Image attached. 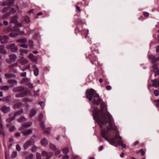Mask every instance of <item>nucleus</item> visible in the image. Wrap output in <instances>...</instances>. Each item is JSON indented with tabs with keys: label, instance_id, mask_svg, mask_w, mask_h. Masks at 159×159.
<instances>
[{
	"label": "nucleus",
	"instance_id": "58836bf2",
	"mask_svg": "<svg viewBox=\"0 0 159 159\" xmlns=\"http://www.w3.org/2000/svg\"><path fill=\"white\" fill-rule=\"evenodd\" d=\"M26 85L30 89H33V85L32 84L30 83H26Z\"/></svg>",
	"mask_w": 159,
	"mask_h": 159
},
{
	"label": "nucleus",
	"instance_id": "79ce46f5",
	"mask_svg": "<svg viewBox=\"0 0 159 159\" xmlns=\"http://www.w3.org/2000/svg\"><path fill=\"white\" fill-rule=\"evenodd\" d=\"M48 152L46 151H43L42 153V156L46 157L48 154Z\"/></svg>",
	"mask_w": 159,
	"mask_h": 159
},
{
	"label": "nucleus",
	"instance_id": "052dcab7",
	"mask_svg": "<svg viewBox=\"0 0 159 159\" xmlns=\"http://www.w3.org/2000/svg\"><path fill=\"white\" fill-rule=\"evenodd\" d=\"M61 153V151L59 150H57L55 152V155L57 156Z\"/></svg>",
	"mask_w": 159,
	"mask_h": 159
},
{
	"label": "nucleus",
	"instance_id": "4c0bfd02",
	"mask_svg": "<svg viewBox=\"0 0 159 159\" xmlns=\"http://www.w3.org/2000/svg\"><path fill=\"white\" fill-rule=\"evenodd\" d=\"M155 56L154 55H150L148 56V58L151 61L152 60V59H154L155 58Z\"/></svg>",
	"mask_w": 159,
	"mask_h": 159
},
{
	"label": "nucleus",
	"instance_id": "864d4df0",
	"mask_svg": "<svg viewBox=\"0 0 159 159\" xmlns=\"http://www.w3.org/2000/svg\"><path fill=\"white\" fill-rule=\"evenodd\" d=\"M139 152H141V155L142 156L144 155V154H145V152L142 149L139 150Z\"/></svg>",
	"mask_w": 159,
	"mask_h": 159
},
{
	"label": "nucleus",
	"instance_id": "680f3d73",
	"mask_svg": "<svg viewBox=\"0 0 159 159\" xmlns=\"http://www.w3.org/2000/svg\"><path fill=\"white\" fill-rule=\"evenodd\" d=\"M69 158V157L68 155H64L62 157L63 159H68Z\"/></svg>",
	"mask_w": 159,
	"mask_h": 159
},
{
	"label": "nucleus",
	"instance_id": "b1692460",
	"mask_svg": "<svg viewBox=\"0 0 159 159\" xmlns=\"http://www.w3.org/2000/svg\"><path fill=\"white\" fill-rule=\"evenodd\" d=\"M0 89L4 91L7 90L9 89V87L7 85L2 86H0Z\"/></svg>",
	"mask_w": 159,
	"mask_h": 159
},
{
	"label": "nucleus",
	"instance_id": "9b49d317",
	"mask_svg": "<svg viewBox=\"0 0 159 159\" xmlns=\"http://www.w3.org/2000/svg\"><path fill=\"white\" fill-rule=\"evenodd\" d=\"M11 110L9 107L5 106H3L1 108V110L4 113H7L10 111Z\"/></svg>",
	"mask_w": 159,
	"mask_h": 159
},
{
	"label": "nucleus",
	"instance_id": "2f4dec72",
	"mask_svg": "<svg viewBox=\"0 0 159 159\" xmlns=\"http://www.w3.org/2000/svg\"><path fill=\"white\" fill-rule=\"evenodd\" d=\"M53 154L52 152H49L48 154L46 157V159H49L50 158H51L53 155Z\"/></svg>",
	"mask_w": 159,
	"mask_h": 159
},
{
	"label": "nucleus",
	"instance_id": "bb28decb",
	"mask_svg": "<svg viewBox=\"0 0 159 159\" xmlns=\"http://www.w3.org/2000/svg\"><path fill=\"white\" fill-rule=\"evenodd\" d=\"M49 148L52 150L55 151L56 150V146L52 143L49 144Z\"/></svg>",
	"mask_w": 159,
	"mask_h": 159
},
{
	"label": "nucleus",
	"instance_id": "c85d7f7f",
	"mask_svg": "<svg viewBox=\"0 0 159 159\" xmlns=\"http://www.w3.org/2000/svg\"><path fill=\"white\" fill-rule=\"evenodd\" d=\"M15 116L14 115L6 119V121L7 122H9L12 121L15 119Z\"/></svg>",
	"mask_w": 159,
	"mask_h": 159
},
{
	"label": "nucleus",
	"instance_id": "0e129e2a",
	"mask_svg": "<svg viewBox=\"0 0 159 159\" xmlns=\"http://www.w3.org/2000/svg\"><path fill=\"white\" fill-rule=\"evenodd\" d=\"M20 75L23 77H25L26 75V72H24L21 74Z\"/></svg>",
	"mask_w": 159,
	"mask_h": 159
},
{
	"label": "nucleus",
	"instance_id": "5fc2aeb1",
	"mask_svg": "<svg viewBox=\"0 0 159 159\" xmlns=\"http://www.w3.org/2000/svg\"><path fill=\"white\" fill-rule=\"evenodd\" d=\"M38 58L37 57H34L31 60L33 61L36 62L38 61Z\"/></svg>",
	"mask_w": 159,
	"mask_h": 159
},
{
	"label": "nucleus",
	"instance_id": "393cba45",
	"mask_svg": "<svg viewBox=\"0 0 159 159\" xmlns=\"http://www.w3.org/2000/svg\"><path fill=\"white\" fill-rule=\"evenodd\" d=\"M22 26V25L20 24H16L14 26L13 28L14 30L15 31H17L18 30V28L19 27Z\"/></svg>",
	"mask_w": 159,
	"mask_h": 159
},
{
	"label": "nucleus",
	"instance_id": "6ab92c4d",
	"mask_svg": "<svg viewBox=\"0 0 159 159\" xmlns=\"http://www.w3.org/2000/svg\"><path fill=\"white\" fill-rule=\"evenodd\" d=\"M152 85L156 87H159V80H157V79L152 81Z\"/></svg>",
	"mask_w": 159,
	"mask_h": 159
},
{
	"label": "nucleus",
	"instance_id": "69168bd1",
	"mask_svg": "<svg viewBox=\"0 0 159 159\" xmlns=\"http://www.w3.org/2000/svg\"><path fill=\"white\" fill-rule=\"evenodd\" d=\"M34 9L31 10L29 12V14L30 15L31 14L34 13Z\"/></svg>",
	"mask_w": 159,
	"mask_h": 159
},
{
	"label": "nucleus",
	"instance_id": "a18cd8bd",
	"mask_svg": "<svg viewBox=\"0 0 159 159\" xmlns=\"http://www.w3.org/2000/svg\"><path fill=\"white\" fill-rule=\"evenodd\" d=\"M154 93L155 95L157 97L159 95V92L157 90H155L154 91Z\"/></svg>",
	"mask_w": 159,
	"mask_h": 159
},
{
	"label": "nucleus",
	"instance_id": "dca6fc26",
	"mask_svg": "<svg viewBox=\"0 0 159 159\" xmlns=\"http://www.w3.org/2000/svg\"><path fill=\"white\" fill-rule=\"evenodd\" d=\"M7 82L10 84H12L14 85H17V80L14 79H11L8 80L7 81Z\"/></svg>",
	"mask_w": 159,
	"mask_h": 159
},
{
	"label": "nucleus",
	"instance_id": "0eeeda50",
	"mask_svg": "<svg viewBox=\"0 0 159 159\" xmlns=\"http://www.w3.org/2000/svg\"><path fill=\"white\" fill-rule=\"evenodd\" d=\"M25 90V88L21 86L15 87L12 89L13 92L18 93L22 92Z\"/></svg>",
	"mask_w": 159,
	"mask_h": 159
},
{
	"label": "nucleus",
	"instance_id": "3c124183",
	"mask_svg": "<svg viewBox=\"0 0 159 159\" xmlns=\"http://www.w3.org/2000/svg\"><path fill=\"white\" fill-rule=\"evenodd\" d=\"M50 128H47L46 130L44 131V133L45 134H47L49 133Z\"/></svg>",
	"mask_w": 159,
	"mask_h": 159
},
{
	"label": "nucleus",
	"instance_id": "20e7f679",
	"mask_svg": "<svg viewBox=\"0 0 159 159\" xmlns=\"http://www.w3.org/2000/svg\"><path fill=\"white\" fill-rule=\"evenodd\" d=\"M87 57L90 60V61L92 64H94L95 61H98L97 57L93 53L89 54L88 56H87Z\"/></svg>",
	"mask_w": 159,
	"mask_h": 159
},
{
	"label": "nucleus",
	"instance_id": "423d86ee",
	"mask_svg": "<svg viewBox=\"0 0 159 159\" xmlns=\"http://www.w3.org/2000/svg\"><path fill=\"white\" fill-rule=\"evenodd\" d=\"M16 57L15 55H11L9 56L8 58L6 59V62L7 63L11 64L15 61Z\"/></svg>",
	"mask_w": 159,
	"mask_h": 159
},
{
	"label": "nucleus",
	"instance_id": "e433bc0d",
	"mask_svg": "<svg viewBox=\"0 0 159 159\" xmlns=\"http://www.w3.org/2000/svg\"><path fill=\"white\" fill-rule=\"evenodd\" d=\"M9 9L10 7H5L2 9V12L3 13H5L9 10Z\"/></svg>",
	"mask_w": 159,
	"mask_h": 159
},
{
	"label": "nucleus",
	"instance_id": "7c9ffc66",
	"mask_svg": "<svg viewBox=\"0 0 159 159\" xmlns=\"http://www.w3.org/2000/svg\"><path fill=\"white\" fill-rule=\"evenodd\" d=\"M19 34L17 33H10L9 34V36L11 38H15Z\"/></svg>",
	"mask_w": 159,
	"mask_h": 159
},
{
	"label": "nucleus",
	"instance_id": "c9c22d12",
	"mask_svg": "<svg viewBox=\"0 0 159 159\" xmlns=\"http://www.w3.org/2000/svg\"><path fill=\"white\" fill-rule=\"evenodd\" d=\"M10 14V13L9 12H7L3 16V18L6 19L7 17L9 16Z\"/></svg>",
	"mask_w": 159,
	"mask_h": 159
},
{
	"label": "nucleus",
	"instance_id": "aec40b11",
	"mask_svg": "<svg viewBox=\"0 0 159 159\" xmlns=\"http://www.w3.org/2000/svg\"><path fill=\"white\" fill-rule=\"evenodd\" d=\"M9 38L8 36H4L3 38V40L1 42V43H7L8 41V40Z\"/></svg>",
	"mask_w": 159,
	"mask_h": 159
},
{
	"label": "nucleus",
	"instance_id": "39448f33",
	"mask_svg": "<svg viewBox=\"0 0 159 159\" xmlns=\"http://www.w3.org/2000/svg\"><path fill=\"white\" fill-rule=\"evenodd\" d=\"M7 48L8 49L9 48L10 49V51L13 53L17 52L18 50V47L16 46L15 43L9 45L7 46Z\"/></svg>",
	"mask_w": 159,
	"mask_h": 159
},
{
	"label": "nucleus",
	"instance_id": "a211bd4d",
	"mask_svg": "<svg viewBox=\"0 0 159 159\" xmlns=\"http://www.w3.org/2000/svg\"><path fill=\"white\" fill-rule=\"evenodd\" d=\"M32 132V130L31 129H28L24 131L21 132V133L24 135H27L31 134Z\"/></svg>",
	"mask_w": 159,
	"mask_h": 159
},
{
	"label": "nucleus",
	"instance_id": "c03bdc74",
	"mask_svg": "<svg viewBox=\"0 0 159 159\" xmlns=\"http://www.w3.org/2000/svg\"><path fill=\"white\" fill-rule=\"evenodd\" d=\"M157 61V58H155L153 59H152V61H151V62L154 65H156V62Z\"/></svg>",
	"mask_w": 159,
	"mask_h": 159
},
{
	"label": "nucleus",
	"instance_id": "f704fd0d",
	"mask_svg": "<svg viewBox=\"0 0 159 159\" xmlns=\"http://www.w3.org/2000/svg\"><path fill=\"white\" fill-rule=\"evenodd\" d=\"M62 151L64 154H66L68 152L69 150L68 148H66L63 149Z\"/></svg>",
	"mask_w": 159,
	"mask_h": 159
},
{
	"label": "nucleus",
	"instance_id": "4be33fe9",
	"mask_svg": "<svg viewBox=\"0 0 159 159\" xmlns=\"http://www.w3.org/2000/svg\"><path fill=\"white\" fill-rule=\"evenodd\" d=\"M27 42V40L26 38H23L22 39H18L16 40V42L20 43H25Z\"/></svg>",
	"mask_w": 159,
	"mask_h": 159
},
{
	"label": "nucleus",
	"instance_id": "bf43d9fd",
	"mask_svg": "<svg viewBox=\"0 0 159 159\" xmlns=\"http://www.w3.org/2000/svg\"><path fill=\"white\" fill-rule=\"evenodd\" d=\"M143 15L144 16L146 17H148L149 16V13L146 12H144L143 13Z\"/></svg>",
	"mask_w": 159,
	"mask_h": 159
},
{
	"label": "nucleus",
	"instance_id": "a19ab883",
	"mask_svg": "<svg viewBox=\"0 0 159 159\" xmlns=\"http://www.w3.org/2000/svg\"><path fill=\"white\" fill-rule=\"evenodd\" d=\"M40 125L41 126V127L42 129L43 130H44L45 129V126L44 125V123L43 121H42L41 122L40 124Z\"/></svg>",
	"mask_w": 159,
	"mask_h": 159
},
{
	"label": "nucleus",
	"instance_id": "09e8293b",
	"mask_svg": "<svg viewBox=\"0 0 159 159\" xmlns=\"http://www.w3.org/2000/svg\"><path fill=\"white\" fill-rule=\"evenodd\" d=\"M36 159H41V157L40 154L39 152H37L36 153Z\"/></svg>",
	"mask_w": 159,
	"mask_h": 159
},
{
	"label": "nucleus",
	"instance_id": "13d9d810",
	"mask_svg": "<svg viewBox=\"0 0 159 159\" xmlns=\"http://www.w3.org/2000/svg\"><path fill=\"white\" fill-rule=\"evenodd\" d=\"M34 57V55L32 53H31L29 54L28 57L29 58L32 60Z\"/></svg>",
	"mask_w": 159,
	"mask_h": 159
},
{
	"label": "nucleus",
	"instance_id": "ea45409f",
	"mask_svg": "<svg viewBox=\"0 0 159 159\" xmlns=\"http://www.w3.org/2000/svg\"><path fill=\"white\" fill-rule=\"evenodd\" d=\"M19 46L20 47L24 48H27L28 47V45L27 44H25V43H23L21 45H20Z\"/></svg>",
	"mask_w": 159,
	"mask_h": 159
},
{
	"label": "nucleus",
	"instance_id": "f3484780",
	"mask_svg": "<svg viewBox=\"0 0 159 159\" xmlns=\"http://www.w3.org/2000/svg\"><path fill=\"white\" fill-rule=\"evenodd\" d=\"M11 98V95H9L6 96V97H4L2 98H1L0 101H1L3 102H7L9 101L10 100Z\"/></svg>",
	"mask_w": 159,
	"mask_h": 159
},
{
	"label": "nucleus",
	"instance_id": "4d7b16f0",
	"mask_svg": "<svg viewBox=\"0 0 159 159\" xmlns=\"http://www.w3.org/2000/svg\"><path fill=\"white\" fill-rule=\"evenodd\" d=\"M29 43L30 44V47H33V44L32 40H29Z\"/></svg>",
	"mask_w": 159,
	"mask_h": 159
},
{
	"label": "nucleus",
	"instance_id": "603ef678",
	"mask_svg": "<svg viewBox=\"0 0 159 159\" xmlns=\"http://www.w3.org/2000/svg\"><path fill=\"white\" fill-rule=\"evenodd\" d=\"M0 52L4 54H6L7 52L5 49H4L0 50Z\"/></svg>",
	"mask_w": 159,
	"mask_h": 159
},
{
	"label": "nucleus",
	"instance_id": "338daca9",
	"mask_svg": "<svg viewBox=\"0 0 159 159\" xmlns=\"http://www.w3.org/2000/svg\"><path fill=\"white\" fill-rule=\"evenodd\" d=\"M36 137L35 135H33L31 137L30 139L31 140H32L34 141L35 140V139Z\"/></svg>",
	"mask_w": 159,
	"mask_h": 159
},
{
	"label": "nucleus",
	"instance_id": "412c9836",
	"mask_svg": "<svg viewBox=\"0 0 159 159\" xmlns=\"http://www.w3.org/2000/svg\"><path fill=\"white\" fill-rule=\"evenodd\" d=\"M7 126L9 127L10 131L11 132H13L15 130V126L13 125H11V123H9L7 125Z\"/></svg>",
	"mask_w": 159,
	"mask_h": 159
},
{
	"label": "nucleus",
	"instance_id": "6e6552de",
	"mask_svg": "<svg viewBox=\"0 0 159 159\" xmlns=\"http://www.w3.org/2000/svg\"><path fill=\"white\" fill-rule=\"evenodd\" d=\"M31 125L32 123L30 122L25 123L19 129L20 130H22L25 128L29 127L31 126Z\"/></svg>",
	"mask_w": 159,
	"mask_h": 159
},
{
	"label": "nucleus",
	"instance_id": "f8f14e48",
	"mask_svg": "<svg viewBox=\"0 0 159 159\" xmlns=\"http://www.w3.org/2000/svg\"><path fill=\"white\" fill-rule=\"evenodd\" d=\"M14 0H7V1L3 2L2 4L3 6L8 5L9 6L14 3Z\"/></svg>",
	"mask_w": 159,
	"mask_h": 159
},
{
	"label": "nucleus",
	"instance_id": "e2e57ef3",
	"mask_svg": "<svg viewBox=\"0 0 159 159\" xmlns=\"http://www.w3.org/2000/svg\"><path fill=\"white\" fill-rule=\"evenodd\" d=\"M17 20H11V21L10 22V24H11L12 23H16L17 22Z\"/></svg>",
	"mask_w": 159,
	"mask_h": 159
},
{
	"label": "nucleus",
	"instance_id": "ddd939ff",
	"mask_svg": "<svg viewBox=\"0 0 159 159\" xmlns=\"http://www.w3.org/2000/svg\"><path fill=\"white\" fill-rule=\"evenodd\" d=\"M40 143L42 146H46L48 144V142L46 138H43L41 140Z\"/></svg>",
	"mask_w": 159,
	"mask_h": 159
},
{
	"label": "nucleus",
	"instance_id": "774afa93",
	"mask_svg": "<svg viewBox=\"0 0 159 159\" xmlns=\"http://www.w3.org/2000/svg\"><path fill=\"white\" fill-rule=\"evenodd\" d=\"M156 52H159V45L156 47Z\"/></svg>",
	"mask_w": 159,
	"mask_h": 159
},
{
	"label": "nucleus",
	"instance_id": "a878e982",
	"mask_svg": "<svg viewBox=\"0 0 159 159\" xmlns=\"http://www.w3.org/2000/svg\"><path fill=\"white\" fill-rule=\"evenodd\" d=\"M26 120V119L24 116H22L17 119V121L19 122H22Z\"/></svg>",
	"mask_w": 159,
	"mask_h": 159
},
{
	"label": "nucleus",
	"instance_id": "72a5a7b5",
	"mask_svg": "<svg viewBox=\"0 0 159 159\" xmlns=\"http://www.w3.org/2000/svg\"><path fill=\"white\" fill-rule=\"evenodd\" d=\"M39 104L41 107L42 109L43 110L45 106L44 103L43 101H41L39 102Z\"/></svg>",
	"mask_w": 159,
	"mask_h": 159
},
{
	"label": "nucleus",
	"instance_id": "cd10ccee",
	"mask_svg": "<svg viewBox=\"0 0 159 159\" xmlns=\"http://www.w3.org/2000/svg\"><path fill=\"white\" fill-rule=\"evenodd\" d=\"M34 74L35 76H37L39 74V70L36 67H34Z\"/></svg>",
	"mask_w": 159,
	"mask_h": 159
},
{
	"label": "nucleus",
	"instance_id": "1a4fd4ad",
	"mask_svg": "<svg viewBox=\"0 0 159 159\" xmlns=\"http://www.w3.org/2000/svg\"><path fill=\"white\" fill-rule=\"evenodd\" d=\"M32 142L30 140L26 141L23 145V147L24 149H26L32 144Z\"/></svg>",
	"mask_w": 159,
	"mask_h": 159
},
{
	"label": "nucleus",
	"instance_id": "4468645a",
	"mask_svg": "<svg viewBox=\"0 0 159 159\" xmlns=\"http://www.w3.org/2000/svg\"><path fill=\"white\" fill-rule=\"evenodd\" d=\"M37 110L36 108H34L31 110L30 114H29V116L32 118L33 116H34L36 113Z\"/></svg>",
	"mask_w": 159,
	"mask_h": 159
},
{
	"label": "nucleus",
	"instance_id": "473e14b6",
	"mask_svg": "<svg viewBox=\"0 0 159 159\" xmlns=\"http://www.w3.org/2000/svg\"><path fill=\"white\" fill-rule=\"evenodd\" d=\"M17 155V153L16 152H13L12 153L11 157L12 158H14L16 157Z\"/></svg>",
	"mask_w": 159,
	"mask_h": 159
},
{
	"label": "nucleus",
	"instance_id": "5701e85b",
	"mask_svg": "<svg viewBox=\"0 0 159 159\" xmlns=\"http://www.w3.org/2000/svg\"><path fill=\"white\" fill-rule=\"evenodd\" d=\"M23 112V110L21 109L20 110L16 111L15 112V114L14 115L15 117H16L17 116H18L20 115L21 114H22Z\"/></svg>",
	"mask_w": 159,
	"mask_h": 159
},
{
	"label": "nucleus",
	"instance_id": "f03ea898",
	"mask_svg": "<svg viewBox=\"0 0 159 159\" xmlns=\"http://www.w3.org/2000/svg\"><path fill=\"white\" fill-rule=\"evenodd\" d=\"M109 126L106 128L101 129V134L102 136L104 139L106 141L109 142L111 145L117 147L118 145L120 144L121 146L124 148H126V145L125 144L123 143L124 142L122 140L121 136L117 135L116 138L110 139L108 137V135L107 134L108 132L111 130H115L116 129V127L114 123V121L112 122V124H108Z\"/></svg>",
	"mask_w": 159,
	"mask_h": 159
},
{
	"label": "nucleus",
	"instance_id": "6e6d98bb",
	"mask_svg": "<svg viewBox=\"0 0 159 159\" xmlns=\"http://www.w3.org/2000/svg\"><path fill=\"white\" fill-rule=\"evenodd\" d=\"M43 118V114L41 113L40 114L39 116V119H40V120H41Z\"/></svg>",
	"mask_w": 159,
	"mask_h": 159
},
{
	"label": "nucleus",
	"instance_id": "9d476101",
	"mask_svg": "<svg viewBox=\"0 0 159 159\" xmlns=\"http://www.w3.org/2000/svg\"><path fill=\"white\" fill-rule=\"evenodd\" d=\"M23 106V104L20 102H17L14 104L13 107L15 109H20Z\"/></svg>",
	"mask_w": 159,
	"mask_h": 159
},
{
	"label": "nucleus",
	"instance_id": "49530a36",
	"mask_svg": "<svg viewBox=\"0 0 159 159\" xmlns=\"http://www.w3.org/2000/svg\"><path fill=\"white\" fill-rule=\"evenodd\" d=\"M16 149L18 151H20L21 150V148L19 144H17L16 145Z\"/></svg>",
	"mask_w": 159,
	"mask_h": 159
},
{
	"label": "nucleus",
	"instance_id": "7ed1b4c3",
	"mask_svg": "<svg viewBox=\"0 0 159 159\" xmlns=\"http://www.w3.org/2000/svg\"><path fill=\"white\" fill-rule=\"evenodd\" d=\"M86 98L89 101H91L92 99L98 94L95 90L92 88L88 89L85 92Z\"/></svg>",
	"mask_w": 159,
	"mask_h": 159
},
{
	"label": "nucleus",
	"instance_id": "2eb2a0df",
	"mask_svg": "<svg viewBox=\"0 0 159 159\" xmlns=\"http://www.w3.org/2000/svg\"><path fill=\"white\" fill-rule=\"evenodd\" d=\"M27 95V92L26 91L18 93L15 95V97L17 98L23 97Z\"/></svg>",
	"mask_w": 159,
	"mask_h": 159
},
{
	"label": "nucleus",
	"instance_id": "c756f323",
	"mask_svg": "<svg viewBox=\"0 0 159 159\" xmlns=\"http://www.w3.org/2000/svg\"><path fill=\"white\" fill-rule=\"evenodd\" d=\"M20 62L22 65H25L28 62V61L25 59H22L20 60Z\"/></svg>",
	"mask_w": 159,
	"mask_h": 159
},
{
	"label": "nucleus",
	"instance_id": "de8ad7c7",
	"mask_svg": "<svg viewBox=\"0 0 159 159\" xmlns=\"http://www.w3.org/2000/svg\"><path fill=\"white\" fill-rule=\"evenodd\" d=\"M12 75L10 74H6L5 75V77L7 79H9L11 78L12 77Z\"/></svg>",
	"mask_w": 159,
	"mask_h": 159
},
{
	"label": "nucleus",
	"instance_id": "8fccbe9b",
	"mask_svg": "<svg viewBox=\"0 0 159 159\" xmlns=\"http://www.w3.org/2000/svg\"><path fill=\"white\" fill-rule=\"evenodd\" d=\"M33 155H27L25 157V159H32L33 158Z\"/></svg>",
	"mask_w": 159,
	"mask_h": 159
},
{
	"label": "nucleus",
	"instance_id": "f257e3e1",
	"mask_svg": "<svg viewBox=\"0 0 159 159\" xmlns=\"http://www.w3.org/2000/svg\"><path fill=\"white\" fill-rule=\"evenodd\" d=\"M93 103L98 105L100 104L101 106L100 110L98 108H94L93 112V115L95 120L100 126V129L103 128V126L105 123L112 124L114 121L110 114L108 111L107 106L102 99L97 94L93 99Z\"/></svg>",
	"mask_w": 159,
	"mask_h": 159
},
{
	"label": "nucleus",
	"instance_id": "37998d69",
	"mask_svg": "<svg viewBox=\"0 0 159 159\" xmlns=\"http://www.w3.org/2000/svg\"><path fill=\"white\" fill-rule=\"evenodd\" d=\"M37 148L36 146H35L34 145L32 148L31 151H32V152H34L36 151Z\"/></svg>",
	"mask_w": 159,
	"mask_h": 159
}]
</instances>
